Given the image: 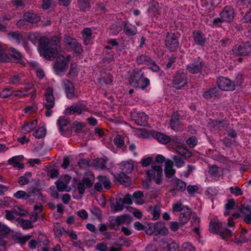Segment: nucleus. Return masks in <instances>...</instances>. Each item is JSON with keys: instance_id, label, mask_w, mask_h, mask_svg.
Returning a JSON list of instances; mask_svg holds the SVG:
<instances>
[{"instance_id": "obj_1", "label": "nucleus", "mask_w": 251, "mask_h": 251, "mask_svg": "<svg viewBox=\"0 0 251 251\" xmlns=\"http://www.w3.org/2000/svg\"><path fill=\"white\" fill-rule=\"evenodd\" d=\"M219 16L220 17L213 20V27H221L223 23L230 24L233 22L235 16V9L232 6L226 5L220 12Z\"/></svg>"}, {"instance_id": "obj_2", "label": "nucleus", "mask_w": 251, "mask_h": 251, "mask_svg": "<svg viewBox=\"0 0 251 251\" xmlns=\"http://www.w3.org/2000/svg\"><path fill=\"white\" fill-rule=\"evenodd\" d=\"M132 221L131 216L128 214H125L116 217H109L108 222H109V227L115 230L120 229V226L122 225H129Z\"/></svg>"}, {"instance_id": "obj_3", "label": "nucleus", "mask_w": 251, "mask_h": 251, "mask_svg": "<svg viewBox=\"0 0 251 251\" xmlns=\"http://www.w3.org/2000/svg\"><path fill=\"white\" fill-rule=\"evenodd\" d=\"M173 86L177 90H180L188 84V75L183 69L176 72L173 77Z\"/></svg>"}, {"instance_id": "obj_4", "label": "nucleus", "mask_w": 251, "mask_h": 251, "mask_svg": "<svg viewBox=\"0 0 251 251\" xmlns=\"http://www.w3.org/2000/svg\"><path fill=\"white\" fill-rule=\"evenodd\" d=\"M70 59V55H67L66 57L62 54L58 55L53 65V69L56 75L60 76L64 75L68 67Z\"/></svg>"}, {"instance_id": "obj_5", "label": "nucleus", "mask_w": 251, "mask_h": 251, "mask_svg": "<svg viewBox=\"0 0 251 251\" xmlns=\"http://www.w3.org/2000/svg\"><path fill=\"white\" fill-rule=\"evenodd\" d=\"M165 48L170 52H175L179 48L178 38L175 33L167 32L164 35Z\"/></svg>"}, {"instance_id": "obj_6", "label": "nucleus", "mask_w": 251, "mask_h": 251, "mask_svg": "<svg viewBox=\"0 0 251 251\" xmlns=\"http://www.w3.org/2000/svg\"><path fill=\"white\" fill-rule=\"evenodd\" d=\"M205 66V62L200 57H198L188 64L186 69L189 73L196 75L201 73Z\"/></svg>"}, {"instance_id": "obj_7", "label": "nucleus", "mask_w": 251, "mask_h": 251, "mask_svg": "<svg viewBox=\"0 0 251 251\" xmlns=\"http://www.w3.org/2000/svg\"><path fill=\"white\" fill-rule=\"evenodd\" d=\"M144 73L142 72V68H136L129 72V75L128 81L130 85L137 89L139 86V80Z\"/></svg>"}, {"instance_id": "obj_8", "label": "nucleus", "mask_w": 251, "mask_h": 251, "mask_svg": "<svg viewBox=\"0 0 251 251\" xmlns=\"http://www.w3.org/2000/svg\"><path fill=\"white\" fill-rule=\"evenodd\" d=\"M233 54L236 56L248 55L251 53V45L249 42L236 45L232 49Z\"/></svg>"}, {"instance_id": "obj_9", "label": "nucleus", "mask_w": 251, "mask_h": 251, "mask_svg": "<svg viewBox=\"0 0 251 251\" xmlns=\"http://www.w3.org/2000/svg\"><path fill=\"white\" fill-rule=\"evenodd\" d=\"M86 105L83 103L78 102L65 109L64 113L66 115L74 114L80 115L83 111H88Z\"/></svg>"}, {"instance_id": "obj_10", "label": "nucleus", "mask_w": 251, "mask_h": 251, "mask_svg": "<svg viewBox=\"0 0 251 251\" xmlns=\"http://www.w3.org/2000/svg\"><path fill=\"white\" fill-rule=\"evenodd\" d=\"M216 83L219 89L223 91L234 90V83L229 79L220 76L217 78Z\"/></svg>"}, {"instance_id": "obj_11", "label": "nucleus", "mask_w": 251, "mask_h": 251, "mask_svg": "<svg viewBox=\"0 0 251 251\" xmlns=\"http://www.w3.org/2000/svg\"><path fill=\"white\" fill-rule=\"evenodd\" d=\"M41 21V18L35 13L25 12L23 17L17 22V25L24 24L25 22L29 24H36Z\"/></svg>"}, {"instance_id": "obj_12", "label": "nucleus", "mask_w": 251, "mask_h": 251, "mask_svg": "<svg viewBox=\"0 0 251 251\" xmlns=\"http://www.w3.org/2000/svg\"><path fill=\"white\" fill-rule=\"evenodd\" d=\"M62 84L68 99H72L76 97L74 84L71 81L64 79L62 80Z\"/></svg>"}, {"instance_id": "obj_13", "label": "nucleus", "mask_w": 251, "mask_h": 251, "mask_svg": "<svg viewBox=\"0 0 251 251\" xmlns=\"http://www.w3.org/2000/svg\"><path fill=\"white\" fill-rule=\"evenodd\" d=\"M192 37L195 44L201 47L204 46L206 42V38L205 35L201 31L194 30L192 33Z\"/></svg>"}, {"instance_id": "obj_14", "label": "nucleus", "mask_w": 251, "mask_h": 251, "mask_svg": "<svg viewBox=\"0 0 251 251\" xmlns=\"http://www.w3.org/2000/svg\"><path fill=\"white\" fill-rule=\"evenodd\" d=\"M58 53V50L55 48L48 47L43 51H40V54L47 60H52L56 56Z\"/></svg>"}, {"instance_id": "obj_15", "label": "nucleus", "mask_w": 251, "mask_h": 251, "mask_svg": "<svg viewBox=\"0 0 251 251\" xmlns=\"http://www.w3.org/2000/svg\"><path fill=\"white\" fill-rule=\"evenodd\" d=\"M70 121L64 117H60L57 121L59 126V130L62 135L64 134L69 129L68 126Z\"/></svg>"}, {"instance_id": "obj_16", "label": "nucleus", "mask_w": 251, "mask_h": 251, "mask_svg": "<svg viewBox=\"0 0 251 251\" xmlns=\"http://www.w3.org/2000/svg\"><path fill=\"white\" fill-rule=\"evenodd\" d=\"M135 123L139 126H144L148 123V117L143 112H139L133 115Z\"/></svg>"}, {"instance_id": "obj_17", "label": "nucleus", "mask_w": 251, "mask_h": 251, "mask_svg": "<svg viewBox=\"0 0 251 251\" xmlns=\"http://www.w3.org/2000/svg\"><path fill=\"white\" fill-rule=\"evenodd\" d=\"M94 180V174L90 171H88L84 173L81 181L85 184L87 188H90L93 186Z\"/></svg>"}, {"instance_id": "obj_18", "label": "nucleus", "mask_w": 251, "mask_h": 251, "mask_svg": "<svg viewBox=\"0 0 251 251\" xmlns=\"http://www.w3.org/2000/svg\"><path fill=\"white\" fill-rule=\"evenodd\" d=\"M45 98L47 102L44 103V105H47L49 108H53L54 106V98L52 88L48 87L46 89Z\"/></svg>"}, {"instance_id": "obj_19", "label": "nucleus", "mask_w": 251, "mask_h": 251, "mask_svg": "<svg viewBox=\"0 0 251 251\" xmlns=\"http://www.w3.org/2000/svg\"><path fill=\"white\" fill-rule=\"evenodd\" d=\"M240 212L244 216V222L248 225L251 224V206L243 205Z\"/></svg>"}, {"instance_id": "obj_20", "label": "nucleus", "mask_w": 251, "mask_h": 251, "mask_svg": "<svg viewBox=\"0 0 251 251\" xmlns=\"http://www.w3.org/2000/svg\"><path fill=\"white\" fill-rule=\"evenodd\" d=\"M220 95L219 89L216 87H213L204 92L202 96L207 100H211L213 99L219 98Z\"/></svg>"}, {"instance_id": "obj_21", "label": "nucleus", "mask_w": 251, "mask_h": 251, "mask_svg": "<svg viewBox=\"0 0 251 251\" xmlns=\"http://www.w3.org/2000/svg\"><path fill=\"white\" fill-rule=\"evenodd\" d=\"M124 31L125 34L128 37H132L138 33L137 27L128 22H125L124 25Z\"/></svg>"}, {"instance_id": "obj_22", "label": "nucleus", "mask_w": 251, "mask_h": 251, "mask_svg": "<svg viewBox=\"0 0 251 251\" xmlns=\"http://www.w3.org/2000/svg\"><path fill=\"white\" fill-rule=\"evenodd\" d=\"M170 126L172 129L176 131L179 130L182 127V124L180 121L179 115L177 114H174L172 116L170 122Z\"/></svg>"}, {"instance_id": "obj_23", "label": "nucleus", "mask_w": 251, "mask_h": 251, "mask_svg": "<svg viewBox=\"0 0 251 251\" xmlns=\"http://www.w3.org/2000/svg\"><path fill=\"white\" fill-rule=\"evenodd\" d=\"M174 163L171 160H168L165 162V175L167 178L172 177L176 173V170L173 169Z\"/></svg>"}, {"instance_id": "obj_24", "label": "nucleus", "mask_w": 251, "mask_h": 251, "mask_svg": "<svg viewBox=\"0 0 251 251\" xmlns=\"http://www.w3.org/2000/svg\"><path fill=\"white\" fill-rule=\"evenodd\" d=\"M191 213V209L189 207L181 212L179 216L180 225H184L186 224L190 219Z\"/></svg>"}, {"instance_id": "obj_25", "label": "nucleus", "mask_w": 251, "mask_h": 251, "mask_svg": "<svg viewBox=\"0 0 251 251\" xmlns=\"http://www.w3.org/2000/svg\"><path fill=\"white\" fill-rule=\"evenodd\" d=\"M172 182L175 190L180 192H183L185 190L186 184L185 182L176 177L173 178Z\"/></svg>"}, {"instance_id": "obj_26", "label": "nucleus", "mask_w": 251, "mask_h": 251, "mask_svg": "<svg viewBox=\"0 0 251 251\" xmlns=\"http://www.w3.org/2000/svg\"><path fill=\"white\" fill-rule=\"evenodd\" d=\"M66 47L68 48L74 53L80 54L83 51L81 45L77 42L76 39L71 42Z\"/></svg>"}, {"instance_id": "obj_27", "label": "nucleus", "mask_w": 251, "mask_h": 251, "mask_svg": "<svg viewBox=\"0 0 251 251\" xmlns=\"http://www.w3.org/2000/svg\"><path fill=\"white\" fill-rule=\"evenodd\" d=\"M8 55H9V59L8 61H6L5 62L10 61L11 60L10 57H11L14 59L18 63H20L21 64H24L25 63L22 59L20 52L15 49H11L10 50L9 54Z\"/></svg>"}, {"instance_id": "obj_28", "label": "nucleus", "mask_w": 251, "mask_h": 251, "mask_svg": "<svg viewBox=\"0 0 251 251\" xmlns=\"http://www.w3.org/2000/svg\"><path fill=\"white\" fill-rule=\"evenodd\" d=\"M152 59L149 55L142 54L136 57V62L138 65L145 64L149 66V64L152 61Z\"/></svg>"}, {"instance_id": "obj_29", "label": "nucleus", "mask_w": 251, "mask_h": 251, "mask_svg": "<svg viewBox=\"0 0 251 251\" xmlns=\"http://www.w3.org/2000/svg\"><path fill=\"white\" fill-rule=\"evenodd\" d=\"M124 203L122 201V198L118 196L116 198L115 202L111 204V208H113L114 212L121 211L124 209Z\"/></svg>"}, {"instance_id": "obj_30", "label": "nucleus", "mask_w": 251, "mask_h": 251, "mask_svg": "<svg viewBox=\"0 0 251 251\" xmlns=\"http://www.w3.org/2000/svg\"><path fill=\"white\" fill-rule=\"evenodd\" d=\"M152 227L153 228V231L156 232V234L164 235L168 231L167 228L161 223H156L152 226ZM150 228H151V227H150Z\"/></svg>"}, {"instance_id": "obj_31", "label": "nucleus", "mask_w": 251, "mask_h": 251, "mask_svg": "<svg viewBox=\"0 0 251 251\" xmlns=\"http://www.w3.org/2000/svg\"><path fill=\"white\" fill-rule=\"evenodd\" d=\"M115 145L118 148H122L123 151L126 150V147L125 145L124 137L121 135H117L114 139Z\"/></svg>"}, {"instance_id": "obj_32", "label": "nucleus", "mask_w": 251, "mask_h": 251, "mask_svg": "<svg viewBox=\"0 0 251 251\" xmlns=\"http://www.w3.org/2000/svg\"><path fill=\"white\" fill-rule=\"evenodd\" d=\"M148 212L153 215L152 219L156 220L160 216V208L157 205H151L149 207Z\"/></svg>"}, {"instance_id": "obj_33", "label": "nucleus", "mask_w": 251, "mask_h": 251, "mask_svg": "<svg viewBox=\"0 0 251 251\" xmlns=\"http://www.w3.org/2000/svg\"><path fill=\"white\" fill-rule=\"evenodd\" d=\"M143 197V193L140 191H136L133 194V200L138 204L142 205L145 203Z\"/></svg>"}, {"instance_id": "obj_34", "label": "nucleus", "mask_w": 251, "mask_h": 251, "mask_svg": "<svg viewBox=\"0 0 251 251\" xmlns=\"http://www.w3.org/2000/svg\"><path fill=\"white\" fill-rule=\"evenodd\" d=\"M37 125V121L36 120H33L30 122L25 123L23 127V130L24 131L25 133H27L33 130Z\"/></svg>"}, {"instance_id": "obj_35", "label": "nucleus", "mask_w": 251, "mask_h": 251, "mask_svg": "<svg viewBox=\"0 0 251 251\" xmlns=\"http://www.w3.org/2000/svg\"><path fill=\"white\" fill-rule=\"evenodd\" d=\"M90 0H78L77 4L80 11L89 10L91 7Z\"/></svg>"}, {"instance_id": "obj_36", "label": "nucleus", "mask_w": 251, "mask_h": 251, "mask_svg": "<svg viewBox=\"0 0 251 251\" xmlns=\"http://www.w3.org/2000/svg\"><path fill=\"white\" fill-rule=\"evenodd\" d=\"M116 178L118 181L125 185H128L130 183V179L128 176L124 172H121L118 174Z\"/></svg>"}, {"instance_id": "obj_37", "label": "nucleus", "mask_w": 251, "mask_h": 251, "mask_svg": "<svg viewBox=\"0 0 251 251\" xmlns=\"http://www.w3.org/2000/svg\"><path fill=\"white\" fill-rule=\"evenodd\" d=\"M82 33L84 44L85 45H88L91 40L92 36V30L91 28H84L82 30Z\"/></svg>"}, {"instance_id": "obj_38", "label": "nucleus", "mask_w": 251, "mask_h": 251, "mask_svg": "<svg viewBox=\"0 0 251 251\" xmlns=\"http://www.w3.org/2000/svg\"><path fill=\"white\" fill-rule=\"evenodd\" d=\"M150 85V81L147 78L145 77V74H143V75L139 80V86L137 88H140L142 90H145Z\"/></svg>"}, {"instance_id": "obj_39", "label": "nucleus", "mask_w": 251, "mask_h": 251, "mask_svg": "<svg viewBox=\"0 0 251 251\" xmlns=\"http://www.w3.org/2000/svg\"><path fill=\"white\" fill-rule=\"evenodd\" d=\"M155 138L158 142L164 144H167L171 141V138L168 136L160 132L156 134Z\"/></svg>"}, {"instance_id": "obj_40", "label": "nucleus", "mask_w": 251, "mask_h": 251, "mask_svg": "<svg viewBox=\"0 0 251 251\" xmlns=\"http://www.w3.org/2000/svg\"><path fill=\"white\" fill-rule=\"evenodd\" d=\"M32 176V173L29 172L25 173L23 176L19 177L18 182L21 185H25L29 182V178Z\"/></svg>"}, {"instance_id": "obj_41", "label": "nucleus", "mask_w": 251, "mask_h": 251, "mask_svg": "<svg viewBox=\"0 0 251 251\" xmlns=\"http://www.w3.org/2000/svg\"><path fill=\"white\" fill-rule=\"evenodd\" d=\"M98 178L105 189L108 190L110 188L111 183L109 178L103 176H99Z\"/></svg>"}, {"instance_id": "obj_42", "label": "nucleus", "mask_w": 251, "mask_h": 251, "mask_svg": "<svg viewBox=\"0 0 251 251\" xmlns=\"http://www.w3.org/2000/svg\"><path fill=\"white\" fill-rule=\"evenodd\" d=\"M122 166L123 170L126 173H131L134 168V165L131 161L122 163Z\"/></svg>"}, {"instance_id": "obj_43", "label": "nucleus", "mask_w": 251, "mask_h": 251, "mask_svg": "<svg viewBox=\"0 0 251 251\" xmlns=\"http://www.w3.org/2000/svg\"><path fill=\"white\" fill-rule=\"evenodd\" d=\"M27 194L29 195V198L31 197H35L38 196V197L40 199H42L43 195L40 190L37 187H32L30 189H28L27 190Z\"/></svg>"}, {"instance_id": "obj_44", "label": "nucleus", "mask_w": 251, "mask_h": 251, "mask_svg": "<svg viewBox=\"0 0 251 251\" xmlns=\"http://www.w3.org/2000/svg\"><path fill=\"white\" fill-rule=\"evenodd\" d=\"M49 39L45 37H41L39 41V47L40 51H43L49 47Z\"/></svg>"}, {"instance_id": "obj_45", "label": "nucleus", "mask_w": 251, "mask_h": 251, "mask_svg": "<svg viewBox=\"0 0 251 251\" xmlns=\"http://www.w3.org/2000/svg\"><path fill=\"white\" fill-rule=\"evenodd\" d=\"M84 126L85 125L83 123L78 122L76 121H74L71 125L72 129L77 133H80Z\"/></svg>"}, {"instance_id": "obj_46", "label": "nucleus", "mask_w": 251, "mask_h": 251, "mask_svg": "<svg viewBox=\"0 0 251 251\" xmlns=\"http://www.w3.org/2000/svg\"><path fill=\"white\" fill-rule=\"evenodd\" d=\"M46 133V130L43 127H38L35 131L33 133V135L38 139H41L44 138Z\"/></svg>"}, {"instance_id": "obj_47", "label": "nucleus", "mask_w": 251, "mask_h": 251, "mask_svg": "<svg viewBox=\"0 0 251 251\" xmlns=\"http://www.w3.org/2000/svg\"><path fill=\"white\" fill-rule=\"evenodd\" d=\"M49 47L55 48L57 50L60 48V41L56 36H53L49 39Z\"/></svg>"}, {"instance_id": "obj_48", "label": "nucleus", "mask_w": 251, "mask_h": 251, "mask_svg": "<svg viewBox=\"0 0 251 251\" xmlns=\"http://www.w3.org/2000/svg\"><path fill=\"white\" fill-rule=\"evenodd\" d=\"M219 221H211L209 224V231L211 233H218L219 232Z\"/></svg>"}, {"instance_id": "obj_49", "label": "nucleus", "mask_w": 251, "mask_h": 251, "mask_svg": "<svg viewBox=\"0 0 251 251\" xmlns=\"http://www.w3.org/2000/svg\"><path fill=\"white\" fill-rule=\"evenodd\" d=\"M16 221L21 224V226L24 229H29L30 228H32L33 226L32 225L31 222L29 220H26L22 219L20 218H18Z\"/></svg>"}, {"instance_id": "obj_50", "label": "nucleus", "mask_w": 251, "mask_h": 251, "mask_svg": "<svg viewBox=\"0 0 251 251\" xmlns=\"http://www.w3.org/2000/svg\"><path fill=\"white\" fill-rule=\"evenodd\" d=\"M55 183L56 184L57 189L58 191L63 192L65 191H69L67 190L68 185L66 184V183L64 182L63 180L58 179L55 182Z\"/></svg>"}, {"instance_id": "obj_51", "label": "nucleus", "mask_w": 251, "mask_h": 251, "mask_svg": "<svg viewBox=\"0 0 251 251\" xmlns=\"http://www.w3.org/2000/svg\"><path fill=\"white\" fill-rule=\"evenodd\" d=\"M172 206L173 211L175 212H182L185 209H186V208L188 207L187 206L183 205L182 203L179 201H178L176 203H174Z\"/></svg>"}, {"instance_id": "obj_52", "label": "nucleus", "mask_w": 251, "mask_h": 251, "mask_svg": "<svg viewBox=\"0 0 251 251\" xmlns=\"http://www.w3.org/2000/svg\"><path fill=\"white\" fill-rule=\"evenodd\" d=\"M106 161L105 159L102 158H97L94 161V164L97 168L103 169L106 167Z\"/></svg>"}, {"instance_id": "obj_53", "label": "nucleus", "mask_w": 251, "mask_h": 251, "mask_svg": "<svg viewBox=\"0 0 251 251\" xmlns=\"http://www.w3.org/2000/svg\"><path fill=\"white\" fill-rule=\"evenodd\" d=\"M14 197L17 199H22L26 200L29 198L27 192H26L24 191L19 190L16 192L14 194Z\"/></svg>"}, {"instance_id": "obj_54", "label": "nucleus", "mask_w": 251, "mask_h": 251, "mask_svg": "<svg viewBox=\"0 0 251 251\" xmlns=\"http://www.w3.org/2000/svg\"><path fill=\"white\" fill-rule=\"evenodd\" d=\"M12 210L15 215L16 216H25L27 214V212L25 210L17 205H14L12 208Z\"/></svg>"}, {"instance_id": "obj_55", "label": "nucleus", "mask_w": 251, "mask_h": 251, "mask_svg": "<svg viewBox=\"0 0 251 251\" xmlns=\"http://www.w3.org/2000/svg\"><path fill=\"white\" fill-rule=\"evenodd\" d=\"M24 156L23 155L15 156L9 159L8 161V164L14 166L15 165L23 161Z\"/></svg>"}, {"instance_id": "obj_56", "label": "nucleus", "mask_w": 251, "mask_h": 251, "mask_svg": "<svg viewBox=\"0 0 251 251\" xmlns=\"http://www.w3.org/2000/svg\"><path fill=\"white\" fill-rule=\"evenodd\" d=\"M177 152L180 155L185 158H190L191 156V153L183 147L178 148Z\"/></svg>"}, {"instance_id": "obj_57", "label": "nucleus", "mask_w": 251, "mask_h": 251, "mask_svg": "<svg viewBox=\"0 0 251 251\" xmlns=\"http://www.w3.org/2000/svg\"><path fill=\"white\" fill-rule=\"evenodd\" d=\"M235 205V202L234 200L233 199H228L227 200V202L225 205V208L226 211L225 212V214L227 215L229 213V212L227 210H230L232 209L233 207Z\"/></svg>"}, {"instance_id": "obj_58", "label": "nucleus", "mask_w": 251, "mask_h": 251, "mask_svg": "<svg viewBox=\"0 0 251 251\" xmlns=\"http://www.w3.org/2000/svg\"><path fill=\"white\" fill-rule=\"evenodd\" d=\"M76 66L77 65L75 63H71L70 71L67 75L68 77L76 76L77 75Z\"/></svg>"}, {"instance_id": "obj_59", "label": "nucleus", "mask_w": 251, "mask_h": 251, "mask_svg": "<svg viewBox=\"0 0 251 251\" xmlns=\"http://www.w3.org/2000/svg\"><path fill=\"white\" fill-rule=\"evenodd\" d=\"M101 79L105 84H110L112 82L113 76L110 73H105Z\"/></svg>"}, {"instance_id": "obj_60", "label": "nucleus", "mask_w": 251, "mask_h": 251, "mask_svg": "<svg viewBox=\"0 0 251 251\" xmlns=\"http://www.w3.org/2000/svg\"><path fill=\"white\" fill-rule=\"evenodd\" d=\"M8 35L16 40L18 43H20L23 39L22 35L19 32L11 31L8 33Z\"/></svg>"}, {"instance_id": "obj_61", "label": "nucleus", "mask_w": 251, "mask_h": 251, "mask_svg": "<svg viewBox=\"0 0 251 251\" xmlns=\"http://www.w3.org/2000/svg\"><path fill=\"white\" fill-rule=\"evenodd\" d=\"M180 251H195V249L192 244L187 242L182 245Z\"/></svg>"}, {"instance_id": "obj_62", "label": "nucleus", "mask_w": 251, "mask_h": 251, "mask_svg": "<svg viewBox=\"0 0 251 251\" xmlns=\"http://www.w3.org/2000/svg\"><path fill=\"white\" fill-rule=\"evenodd\" d=\"M78 165L81 168L85 169L90 166V161L87 159H80L78 162Z\"/></svg>"}, {"instance_id": "obj_63", "label": "nucleus", "mask_w": 251, "mask_h": 251, "mask_svg": "<svg viewBox=\"0 0 251 251\" xmlns=\"http://www.w3.org/2000/svg\"><path fill=\"white\" fill-rule=\"evenodd\" d=\"M153 158L152 157H148L142 159L141 164L142 167H146L149 166L153 162Z\"/></svg>"}, {"instance_id": "obj_64", "label": "nucleus", "mask_w": 251, "mask_h": 251, "mask_svg": "<svg viewBox=\"0 0 251 251\" xmlns=\"http://www.w3.org/2000/svg\"><path fill=\"white\" fill-rule=\"evenodd\" d=\"M173 159L175 161L176 166L177 168H180L184 165V162L180 156L174 155L173 156Z\"/></svg>"}]
</instances>
